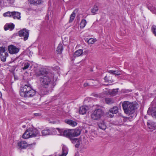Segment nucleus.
Instances as JSON below:
<instances>
[{
	"label": "nucleus",
	"instance_id": "nucleus-1",
	"mask_svg": "<svg viewBox=\"0 0 156 156\" xmlns=\"http://www.w3.org/2000/svg\"><path fill=\"white\" fill-rule=\"evenodd\" d=\"M36 76L38 77L41 87L46 89L47 92L45 94L51 92L54 87L52 84L54 77L53 74L50 72L40 70L36 73Z\"/></svg>",
	"mask_w": 156,
	"mask_h": 156
},
{
	"label": "nucleus",
	"instance_id": "nucleus-2",
	"mask_svg": "<svg viewBox=\"0 0 156 156\" xmlns=\"http://www.w3.org/2000/svg\"><path fill=\"white\" fill-rule=\"evenodd\" d=\"M20 94L24 98H31L36 94V91L33 89L30 84H27L22 86L20 89Z\"/></svg>",
	"mask_w": 156,
	"mask_h": 156
},
{
	"label": "nucleus",
	"instance_id": "nucleus-3",
	"mask_svg": "<svg viewBox=\"0 0 156 156\" xmlns=\"http://www.w3.org/2000/svg\"><path fill=\"white\" fill-rule=\"evenodd\" d=\"M122 106L124 111L126 114L130 115L133 114L135 112L134 105L129 101H123Z\"/></svg>",
	"mask_w": 156,
	"mask_h": 156
},
{
	"label": "nucleus",
	"instance_id": "nucleus-4",
	"mask_svg": "<svg viewBox=\"0 0 156 156\" xmlns=\"http://www.w3.org/2000/svg\"><path fill=\"white\" fill-rule=\"evenodd\" d=\"M39 134V132L37 129L34 128H29L26 131L22 137L25 139H28L31 137H35Z\"/></svg>",
	"mask_w": 156,
	"mask_h": 156
},
{
	"label": "nucleus",
	"instance_id": "nucleus-5",
	"mask_svg": "<svg viewBox=\"0 0 156 156\" xmlns=\"http://www.w3.org/2000/svg\"><path fill=\"white\" fill-rule=\"evenodd\" d=\"M104 114V111L101 108L95 109L91 114V118L94 120L100 119Z\"/></svg>",
	"mask_w": 156,
	"mask_h": 156
},
{
	"label": "nucleus",
	"instance_id": "nucleus-6",
	"mask_svg": "<svg viewBox=\"0 0 156 156\" xmlns=\"http://www.w3.org/2000/svg\"><path fill=\"white\" fill-rule=\"evenodd\" d=\"M29 34V31L26 29L24 28L19 31V35L20 37H23V39L25 41L28 39Z\"/></svg>",
	"mask_w": 156,
	"mask_h": 156
},
{
	"label": "nucleus",
	"instance_id": "nucleus-7",
	"mask_svg": "<svg viewBox=\"0 0 156 156\" xmlns=\"http://www.w3.org/2000/svg\"><path fill=\"white\" fill-rule=\"evenodd\" d=\"M55 130L53 128H46L42 131V134L43 136H47L55 134Z\"/></svg>",
	"mask_w": 156,
	"mask_h": 156
},
{
	"label": "nucleus",
	"instance_id": "nucleus-8",
	"mask_svg": "<svg viewBox=\"0 0 156 156\" xmlns=\"http://www.w3.org/2000/svg\"><path fill=\"white\" fill-rule=\"evenodd\" d=\"M8 49L9 52L11 54H16L19 52L20 50L18 48L13 45H9Z\"/></svg>",
	"mask_w": 156,
	"mask_h": 156
},
{
	"label": "nucleus",
	"instance_id": "nucleus-9",
	"mask_svg": "<svg viewBox=\"0 0 156 156\" xmlns=\"http://www.w3.org/2000/svg\"><path fill=\"white\" fill-rule=\"evenodd\" d=\"M118 112V108L116 106L113 107L112 108L109 109L108 112V114L110 118H112L114 116L113 114H117Z\"/></svg>",
	"mask_w": 156,
	"mask_h": 156
},
{
	"label": "nucleus",
	"instance_id": "nucleus-10",
	"mask_svg": "<svg viewBox=\"0 0 156 156\" xmlns=\"http://www.w3.org/2000/svg\"><path fill=\"white\" fill-rule=\"evenodd\" d=\"M14 27L15 25L13 23H6L4 26V29L5 31L8 30H12L14 28Z\"/></svg>",
	"mask_w": 156,
	"mask_h": 156
},
{
	"label": "nucleus",
	"instance_id": "nucleus-11",
	"mask_svg": "<svg viewBox=\"0 0 156 156\" xmlns=\"http://www.w3.org/2000/svg\"><path fill=\"white\" fill-rule=\"evenodd\" d=\"M98 125L99 128L104 130L106 128V126L104 120H102L98 123Z\"/></svg>",
	"mask_w": 156,
	"mask_h": 156
},
{
	"label": "nucleus",
	"instance_id": "nucleus-12",
	"mask_svg": "<svg viewBox=\"0 0 156 156\" xmlns=\"http://www.w3.org/2000/svg\"><path fill=\"white\" fill-rule=\"evenodd\" d=\"M18 145L19 147L21 149H25L28 146L27 143L24 141H22L18 143Z\"/></svg>",
	"mask_w": 156,
	"mask_h": 156
},
{
	"label": "nucleus",
	"instance_id": "nucleus-13",
	"mask_svg": "<svg viewBox=\"0 0 156 156\" xmlns=\"http://www.w3.org/2000/svg\"><path fill=\"white\" fill-rule=\"evenodd\" d=\"M147 125L148 128L151 129H156V122H147Z\"/></svg>",
	"mask_w": 156,
	"mask_h": 156
},
{
	"label": "nucleus",
	"instance_id": "nucleus-14",
	"mask_svg": "<svg viewBox=\"0 0 156 156\" xmlns=\"http://www.w3.org/2000/svg\"><path fill=\"white\" fill-rule=\"evenodd\" d=\"M72 137L77 136L79 135L81 133V131L79 129L75 130L72 129Z\"/></svg>",
	"mask_w": 156,
	"mask_h": 156
},
{
	"label": "nucleus",
	"instance_id": "nucleus-15",
	"mask_svg": "<svg viewBox=\"0 0 156 156\" xmlns=\"http://www.w3.org/2000/svg\"><path fill=\"white\" fill-rule=\"evenodd\" d=\"M72 129H67L65 130L63 132L64 136L69 138L72 137Z\"/></svg>",
	"mask_w": 156,
	"mask_h": 156
},
{
	"label": "nucleus",
	"instance_id": "nucleus-16",
	"mask_svg": "<svg viewBox=\"0 0 156 156\" xmlns=\"http://www.w3.org/2000/svg\"><path fill=\"white\" fill-rule=\"evenodd\" d=\"M65 122L67 124L73 127L76 126L77 124L76 122L71 119L65 120Z\"/></svg>",
	"mask_w": 156,
	"mask_h": 156
},
{
	"label": "nucleus",
	"instance_id": "nucleus-17",
	"mask_svg": "<svg viewBox=\"0 0 156 156\" xmlns=\"http://www.w3.org/2000/svg\"><path fill=\"white\" fill-rule=\"evenodd\" d=\"M12 17L14 19H17L19 20L21 18L20 13L18 12H13Z\"/></svg>",
	"mask_w": 156,
	"mask_h": 156
},
{
	"label": "nucleus",
	"instance_id": "nucleus-18",
	"mask_svg": "<svg viewBox=\"0 0 156 156\" xmlns=\"http://www.w3.org/2000/svg\"><path fill=\"white\" fill-rule=\"evenodd\" d=\"M83 54V50L82 49H79L76 51L74 53L73 56L74 57H76L82 55Z\"/></svg>",
	"mask_w": 156,
	"mask_h": 156
},
{
	"label": "nucleus",
	"instance_id": "nucleus-19",
	"mask_svg": "<svg viewBox=\"0 0 156 156\" xmlns=\"http://www.w3.org/2000/svg\"><path fill=\"white\" fill-rule=\"evenodd\" d=\"M119 88L113 89L109 90L108 94L112 96H114L117 94L118 92Z\"/></svg>",
	"mask_w": 156,
	"mask_h": 156
},
{
	"label": "nucleus",
	"instance_id": "nucleus-20",
	"mask_svg": "<svg viewBox=\"0 0 156 156\" xmlns=\"http://www.w3.org/2000/svg\"><path fill=\"white\" fill-rule=\"evenodd\" d=\"M68 152V149L66 146L64 145L62 148V153L59 156H66Z\"/></svg>",
	"mask_w": 156,
	"mask_h": 156
},
{
	"label": "nucleus",
	"instance_id": "nucleus-21",
	"mask_svg": "<svg viewBox=\"0 0 156 156\" xmlns=\"http://www.w3.org/2000/svg\"><path fill=\"white\" fill-rule=\"evenodd\" d=\"M8 56V53H0V58L1 60L3 62H5L7 57Z\"/></svg>",
	"mask_w": 156,
	"mask_h": 156
},
{
	"label": "nucleus",
	"instance_id": "nucleus-22",
	"mask_svg": "<svg viewBox=\"0 0 156 156\" xmlns=\"http://www.w3.org/2000/svg\"><path fill=\"white\" fill-rule=\"evenodd\" d=\"M87 112V109L85 106H82L80 107L79 111V113L82 115L85 114Z\"/></svg>",
	"mask_w": 156,
	"mask_h": 156
},
{
	"label": "nucleus",
	"instance_id": "nucleus-23",
	"mask_svg": "<svg viewBox=\"0 0 156 156\" xmlns=\"http://www.w3.org/2000/svg\"><path fill=\"white\" fill-rule=\"evenodd\" d=\"M63 50V48L62 44L60 43L57 48V52L58 54H61L62 53V51Z\"/></svg>",
	"mask_w": 156,
	"mask_h": 156
},
{
	"label": "nucleus",
	"instance_id": "nucleus-24",
	"mask_svg": "<svg viewBox=\"0 0 156 156\" xmlns=\"http://www.w3.org/2000/svg\"><path fill=\"white\" fill-rule=\"evenodd\" d=\"M98 10V7L96 5H94L93 8L90 10L91 12L93 14L95 15L97 13L96 12Z\"/></svg>",
	"mask_w": 156,
	"mask_h": 156
},
{
	"label": "nucleus",
	"instance_id": "nucleus-25",
	"mask_svg": "<svg viewBox=\"0 0 156 156\" xmlns=\"http://www.w3.org/2000/svg\"><path fill=\"white\" fill-rule=\"evenodd\" d=\"M30 66V63L28 62H24L23 63L22 69L23 70H26Z\"/></svg>",
	"mask_w": 156,
	"mask_h": 156
},
{
	"label": "nucleus",
	"instance_id": "nucleus-26",
	"mask_svg": "<svg viewBox=\"0 0 156 156\" xmlns=\"http://www.w3.org/2000/svg\"><path fill=\"white\" fill-rule=\"evenodd\" d=\"M105 81L109 83H112L113 80H112V78L110 77L109 75H107L104 78Z\"/></svg>",
	"mask_w": 156,
	"mask_h": 156
},
{
	"label": "nucleus",
	"instance_id": "nucleus-27",
	"mask_svg": "<svg viewBox=\"0 0 156 156\" xmlns=\"http://www.w3.org/2000/svg\"><path fill=\"white\" fill-rule=\"evenodd\" d=\"M105 101L106 103L108 104H112L114 102V100L109 98H106Z\"/></svg>",
	"mask_w": 156,
	"mask_h": 156
},
{
	"label": "nucleus",
	"instance_id": "nucleus-28",
	"mask_svg": "<svg viewBox=\"0 0 156 156\" xmlns=\"http://www.w3.org/2000/svg\"><path fill=\"white\" fill-rule=\"evenodd\" d=\"M76 16V14L73 12L70 15V19L69 21V23H72L73 20H74V18H75Z\"/></svg>",
	"mask_w": 156,
	"mask_h": 156
},
{
	"label": "nucleus",
	"instance_id": "nucleus-29",
	"mask_svg": "<svg viewBox=\"0 0 156 156\" xmlns=\"http://www.w3.org/2000/svg\"><path fill=\"white\" fill-rule=\"evenodd\" d=\"M87 23V22L85 20H82L80 23V28H83L85 27Z\"/></svg>",
	"mask_w": 156,
	"mask_h": 156
},
{
	"label": "nucleus",
	"instance_id": "nucleus-30",
	"mask_svg": "<svg viewBox=\"0 0 156 156\" xmlns=\"http://www.w3.org/2000/svg\"><path fill=\"white\" fill-rule=\"evenodd\" d=\"M13 12H9L8 11L7 12H5L3 14V16L5 17L9 16V17H12V14H13Z\"/></svg>",
	"mask_w": 156,
	"mask_h": 156
},
{
	"label": "nucleus",
	"instance_id": "nucleus-31",
	"mask_svg": "<svg viewBox=\"0 0 156 156\" xmlns=\"http://www.w3.org/2000/svg\"><path fill=\"white\" fill-rule=\"evenodd\" d=\"M41 0H32L31 3L37 5L41 3Z\"/></svg>",
	"mask_w": 156,
	"mask_h": 156
},
{
	"label": "nucleus",
	"instance_id": "nucleus-32",
	"mask_svg": "<svg viewBox=\"0 0 156 156\" xmlns=\"http://www.w3.org/2000/svg\"><path fill=\"white\" fill-rule=\"evenodd\" d=\"M72 142L75 144L77 142L79 141V140L76 138H74V137H71L70 138H69Z\"/></svg>",
	"mask_w": 156,
	"mask_h": 156
},
{
	"label": "nucleus",
	"instance_id": "nucleus-33",
	"mask_svg": "<svg viewBox=\"0 0 156 156\" xmlns=\"http://www.w3.org/2000/svg\"><path fill=\"white\" fill-rule=\"evenodd\" d=\"M148 8L151 12L155 13L156 12V8L153 6H151L149 5H148Z\"/></svg>",
	"mask_w": 156,
	"mask_h": 156
},
{
	"label": "nucleus",
	"instance_id": "nucleus-34",
	"mask_svg": "<svg viewBox=\"0 0 156 156\" xmlns=\"http://www.w3.org/2000/svg\"><path fill=\"white\" fill-rule=\"evenodd\" d=\"M7 53L6 51V48L5 47H0V53Z\"/></svg>",
	"mask_w": 156,
	"mask_h": 156
},
{
	"label": "nucleus",
	"instance_id": "nucleus-35",
	"mask_svg": "<svg viewBox=\"0 0 156 156\" xmlns=\"http://www.w3.org/2000/svg\"><path fill=\"white\" fill-rule=\"evenodd\" d=\"M151 31L153 34L156 36V26L155 25H153L151 28Z\"/></svg>",
	"mask_w": 156,
	"mask_h": 156
},
{
	"label": "nucleus",
	"instance_id": "nucleus-36",
	"mask_svg": "<svg viewBox=\"0 0 156 156\" xmlns=\"http://www.w3.org/2000/svg\"><path fill=\"white\" fill-rule=\"evenodd\" d=\"M95 41L94 39L92 38H90L87 40V42L88 44H93L95 42Z\"/></svg>",
	"mask_w": 156,
	"mask_h": 156
},
{
	"label": "nucleus",
	"instance_id": "nucleus-37",
	"mask_svg": "<svg viewBox=\"0 0 156 156\" xmlns=\"http://www.w3.org/2000/svg\"><path fill=\"white\" fill-rule=\"evenodd\" d=\"M7 3L10 5H12L14 3L15 0H6Z\"/></svg>",
	"mask_w": 156,
	"mask_h": 156
},
{
	"label": "nucleus",
	"instance_id": "nucleus-38",
	"mask_svg": "<svg viewBox=\"0 0 156 156\" xmlns=\"http://www.w3.org/2000/svg\"><path fill=\"white\" fill-rule=\"evenodd\" d=\"M108 73L112 75H115V73L116 72V70H109L108 71Z\"/></svg>",
	"mask_w": 156,
	"mask_h": 156
},
{
	"label": "nucleus",
	"instance_id": "nucleus-39",
	"mask_svg": "<svg viewBox=\"0 0 156 156\" xmlns=\"http://www.w3.org/2000/svg\"><path fill=\"white\" fill-rule=\"evenodd\" d=\"M151 115L153 118L156 119V109L155 111L152 113Z\"/></svg>",
	"mask_w": 156,
	"mask_h": 156
},
{
	"label": "nucleus",
	"instance_id": "nucleus-40",
	"mask_svg": "<svg viewBox=\"0 0 156 156\" xmlns=\"http://www.w3.org/2000/svg\"><path fill=\"white\" fill-rule=\"evenodd\" d=\"M121 74V73L120 71H116V73H115V76H119Z\"/></svg>",
	"mask_w": 156,
	"mask_h": 156
},
{
	"label": "nucleus",
	"instance_id": "nucleus-41",
	"mask_svg": "<svg viewBox=\"0 0 156 156\" xmlns=\"http://www.w3.org/2000/svg\"><path fill=\"white\" fill-rule=\"evenodd\" d=\"M79 145H80V143L79 141L76 142V143L75 144V146L76 147L78 148L79 147Z\"/></svg>",
	"mask_w": 156,
	"mask_h": 156
},
{
	"label": "nucleus",
	"instance_id": "nucleus-42",
	"mask_svg": "<svg viewBox=\"0 0 156 156\" xmlns=\"http://www.w3.org/2000/svg\"><path fill=\"white\" fill-rule=\"evenodd\" d=\"M34 115L35 116H41V114L40 113H34Z\"/></svg>",
	"mask_w": 156,
	"mask_h": 156
},
{
	"label": "nucleus",
	"instance_id": "nucleus-43",
	"mask_svg": "<svg viewBox=\"0 0 156 156\" xmlns=\"http://www.w3.org/2000/svg\"><path fill=\"white\" fill-rule=\"evenodd\" d=\"M23 102L28 105H31V103L30 102Z\"/></svg>",
	"mask_w": 156,
	"mask_h": 156
},
{
	"label": "nucleus",
	"instance_id": "nucleus-44",
	"mask_svg": "<svg viewBox=\"0 0 156 156\" xmlns=\"http://www.w3.org/2000/svg\"><path fill=\"white\" fill-rule=\"evenodd\" d=\"M88 83H84V87H86L88 85Z\"/></svg>",
	"mask_w": 156,
	"mask_h": 156
},
{
	"label": "nucleus",
	"instance_id": "nucleus-45",
	"mask_svg": "<svg viewBox=\"0 0 156 156\" xmlns=\"http://www.w3.org/2000/svg\"><path fill=\"white\" fill-rule=\"evenodd\" d=\"M0 97L1 98H2V94L1 92L0 91Z\"/></svg>",
	"mask_w": 156,
	"mask_h": 156
},
{
	"label": "nucleus",
	"instance_id": "nucleus-46",
	"mask_svg": "<svg viewBox=\"0 0 156 156\" xmlns=\"http://www.w3.org/2000/svg\"><path fill=\"white\" fill-rule=\"evenodd\" d=\"M56 129H57V130H58L60 132V129H59V128H56Z\"/></svg>",
	"mask_w": 156,
	"mask_h": 156
},
{
	"label": "nucleus",
	"instance_id": "nucleus-47",
	"mask_svg": "<svg viewBox=\"0 0 156 156\" xmlns=\"http://www.w3.org/2000/svg\"><path fill=\"white\" fill-rule=\"evenodd\" d=\"M88 52V51H84V52H83V53H84V54H87V53Z\"/></svg>",
	"mask_w": 156,
	"mask_h": 156
},
{
	"label": "nucleus",
	"instance_id": "nucleus-48",
	"mask_svg": "<svg viewBox=\"0 0 156 156\" xmlns=\"http://www.w3.org/2000/svg\"><path fill=\"white\" fill-rule=\"evenodd\" d=\"M26 127V126L25 125H23V126H22V127L23 128H25Z\"/></svg>",
	"mask_w": 156,
	"mask_h": 156
},
{
	"label": "nucleus",
	"instance_id": "nucleus-49",
	"mask_svg": "<svg viewBox=\"0 0 156 156\" xmlns=\"http://www.w3.org/2000/svg\"><path fill=\"white\" fill-rule=\"evenodd\" d=\"M57 67L58 68H57V69H59V68L58 67Z\"/></svg>",
	"mask_w": 156,
	"mask_h": 156
}]
</instances>
